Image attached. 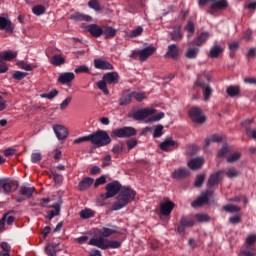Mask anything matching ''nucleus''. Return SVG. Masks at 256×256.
<instances>
[{
  "label": "nucleus",
  "mask_w": 256,
  "mask_h": 256,
  "mask_svg": "<svg viewBox=\"0 0 256 256\" xmlns=\"http://www.w3.org/2000/svg\"><path fill=\"white\" fill-rule=\"evenodd\" d=\"M114 233H117L115 228L104 227L99 230V235L101 236L91 238L89 245H92V247H98V249H102L103 251H107V249H119V247H121V242L105 239V237H111Z\"/></svg>",
  "instance_id": "1"
},
{
  "label": "nucleus",
  "mask_w": 256,
  "mask_h": 256,
  "mask_svg": "<svg viewBox=\"0 0 256 256\" xmlns=\"http://www.w3.org/2000/svg\"><path fill=\"white\" fill-rule=\"evenodd\" d=\"M134 119V121H145V123H155L161 121L165 117V113L160 112L155 114V109L153 108H142L128 115Z\"/></svg>",
  "instance_id": "2"
},
{
  "label": "nucleus",
  "mask_w": 256,
  "mask_h": 256,
  "mask_svg": "<svg viewBox=\"0 0 256 256\" xmlns=\"http://www.w3.org/2000/svg\"><path fill=\"white\" fill-rule=\"evenodd\" d=\"M135 195H137L135 190L126 186L122 187L117 196L118 201L113 204L111 211H121V209L127 207L131 201H135Z\"/></svg>",
  "instance_id": "3"
},
{
  "label": "nucleus",
  "mask_w": 256,
  "mask_h": 256,
  "mask_svg": "<svg viewBox=\"0 0 256 256\" xmlns=\"http://www.w3.org/2000/svg\"><path fill=\"white\" fill-rule=\"evenodd\" d=\"M117 83H119V73L108 72L103 75L102 80L97 82V87L105 95H109V89H107V85H117Z\"/></svg>",
  "instance_id": "4"
},
{
  "label": "nucleus",
  "mask_w": 256,
  "mask_h": 256,
  "mask_svg": "<svg viewBox=\"0 0 256 256\" xmlns=\"http://www.w3.org/2000/svg\"><path fill=\"white\" fill-rule=\"evenodd\" d=\"M90 143L95 147H105L111 143V137L107 134V131L99 130L93 134H90Z\"/></svg>",
  "instance_id": "5"
},
{
  "label": "nucleus",
  "mask_w": 256,
  "mask_h": 256,
  "mask_svg": "<svg viewBox=\"0 0 256 256\" xmlns=\"http://www.w3.org/2000/svg\"><path fill=\"white\" fill-rule=\"evenodd\" d=\"M205 79L207 81H211V74L204 73L203 76H201L200 78H198V80L195 81V85L196 87H200V89H202L204 101L207 102L209 101V99H211V96L213 95V88H211V86L205 83Z\"/></svg>",
  "instance_id": "6"
},
{
  "label": "nucleus",
  "mask_w": 256,
  "mask_h": 256,
  "mask_svg": "<svg viewBox=\"0 0 256 256\" xmlns=\"http://www.w3.org/2000/svg\"><path fill=\"white\" fill-rule=\"evenodd\" d=\"M134 135H137V130L133 127H122L112 130V137H118L119 139L133 137Z\"/></svg>",
  "instance_id": "7"
},
{
  "label": "nucleus",
  "mask_w": 256,
  "mask_h": 256,
  "mask_svg": "<svg viewBox=\"0 0 256 256\" xmlns=\"http://www.w3.org/2000/svg\"><path fill=\"white\" fill-rule=\"evenodd\" d=\"M123 187H121V184L117 181H113L111 183H108L106 185V194L102 195L103 199H111V197H115L117 193H121V190Z\"/></svg>",
  "instance_id": "8"
},
{
  "label": "nucleus",
  "mask_w": 256,
  "mask_h": 256,
  "mask_svg": "<svg viewBox=\"0 0 256 256\" xmlns=\"http://www.w3.org/2000/svg\"><path fill=\"white\" fill-rule=\"evenodd\" d=\"M155 51H157V48L153 46H147L143 49L134 51L133 54L138 55L139 61L143 62V61H147V59H149V57L153 55Z\"/></svg>",
  "instance_id": "9"
},
{
  "label": "nucleus",
  "mask_w": 256,
  "mask_h": 256,
  "mask_svg": "<svg viewBox=\"0 0 256 256\" xmlns=\"http://www.w3.org/2000/svg\"><path fill=\"white\" fill-rule=\"evenodd\" d=\"M213 197V191L206 190L201 193V195L194 201L193 206L194 207H202V205H206V203H209V199Z\"/></svg>",
  "instance_id": "10"
},
{
  "label": "nucleus",
  "mask_w": 256,
  "mask_h": 256,
  "mask_svg": "<svg viewBox=\"0 0 256 256\" xmlns=\"http://www.w3.org/2000/svg\"><path fill=\"white\" fill-rule=\"evenodd\" d=\"M193 122L198 125H205L207 123V116L203 114V110L200 107H193Z\"/></svg>",
  "instance_id": "11"
},
{
  "label": "nucleus",
  "mask_w": 256,
  "mask_h": 256,
  "mask_svg": "<svg viewBox=\"0 0 256 256\" xmlns=\"http://www.w3.org/2000/svg\"><path fill=\"white\" fill-rule=\"evenodd\" d=\"M174 209H175V204L173 203V201L168 200L160 204V213L164 217H169V215L173 213Z\"/></svg>",
  "instance_id": "12"
},
{
  "label": "nucleus",
  "mask_w": 256,
  "mask_h": 256,
  "mask_svg": "<svg viewBox=\"0 0 256 256\" xmlns=\"http://www.w3.org/2000/svg\"><path fill=\"white\" fill-rule=\"evenodd\" d=\"M229 7V2L227 0H215L213 4L210 5V15H213L215 11H223Z\"/></svg>",
  "instance_id": "13"
},
{
  "label": "nucleus",
  "mask_w": 256,
  "mask_h": 256,
  "mask_svg": "<svg viewBox=\"0 0 256 256\" xmlns=\"http://www.w3.org/2000/svg\"><path fill=\"white\" fill-rule=\"evenodd\" d=\"M180 55L181 50L179 49V46L176 44H170L164 57H166V59H179Z\"/></svg>",
  "instance_id": "14"
},
{
  "label": "nucleus",
  "mask_w": 256,
  "mask_h": 256,
  "mask_svg": "<svg viewBox=\"0 0 256 256\" xmlns=\"http://www.w3.org/2000/svg\"><path fill=\"white\" fill-rule=\"evenodd\" d=\"M53 131L59 141H64V139H67V135H69V131L63 125L55 124Z\"/></svg>",
  "instance_id": "15"
},
{
  "label": "nucleus",
  "mask_w": 256,
  "mask_h": 256,
  "mask_svg": "<svg viewBox=\"0 0 256 256\" xmlns=\"http://www.w3.org/2000/svg\"><path fill=\"white\" fill-rule=\"evenodd\" d=\"M191 175V171L187 168H177L172 172V179H187Z\"/></svg>",
  "instance_id": "16"
},
{
  "label": "nucleus",
  "mask_w": 256,
  "mask_h": 256,
  "mask_svg": "<svg viewBox=\"0 0 256 256\" xmlns=\"http://www.w3.org/2000/svg\"><path fill=\"white\" fill-rule=\"evenodd\" d=\"M94 67L96 69H102L103 71H113L114 69V67L112 66V64L109 63V61L101 59L94 60Z\"/></svg>",
  "instance_id": "17"
},
{
  "label": "nucleus",
  "mask_w": 256,
  "mask_h": 256,
  "mask_svg": "<svg viewBox=\"0 0 256 256\" xmlns=\"http://www.w3.org/2000/svg\"><path fill=\"white\" fill-rule=\"evenodd\" d=\"M159 147L162 151H173V149H176L177 143L171 138H166L160 143Z\"/></svg>",
  "instance_id": "18"
},
{
  "label": "nucleus",
  "mask_w": 256,
  "mask_h": 256,
  "mask_svg": "<svg viewBox=\"0 0 256 256\" xmlns=\"http://www.w3.org/2000/svg\"><path fill=\"white\" fill-rule=\"evenodd\" d=\"M86 29L92 37H101L103 35V28L97 24H89L86 26Z\"/></svg>",
  "instance_id": "19"
},
{
  "label": "nucleus",
  "mask_w": 256,
  "mask_h": 256,
  "mask_svg": "<svg viewBox=\"0 0 256 256\" xmlns=\"http://www.w3.org/2000/svg\"><path fill=\"white\" fill-rule=\"evenodd\" d=\"M75 79V74L73 72H65L60 74L58 77V82L62 85H67V83H71Z\"/></svg>",
  "instance_id": "20"
},
{
  "label": "nucleus",
  "mask_w": 256,
  "mask_h": 256,
  "mask_svg": "<svg viewBox=\"0 0 256 256\" xmlns=\"http://www.w3.org/2000/svg\"><path fill=\"white\" fill-rule=\"evenodd\" d=\"M0 31L13 32V26L11 25V20L0 16Z\"/></svg>",
  "instance_id": "21"
},
{
  "label": "nucleus",
  "mask_w": 256,
  "mask_h": 256,
  "mask_svg": "<svg viewBox=\"0 0 256 256\" xmlns=\"http://www.w3.org/2000/svg\"><path fill=\"white\" fill-rule=\"evenodd\" d=\"M93 181L91 177L83 178L78 184L79 191H87V189L93 185Z\"/></svg>",
  "instance_id": "22"
},
{
  "label": "nucleus",
  "mask_w": 256,
  "mask_h": 256,
  "mask_svg": "<svg viewBox=\"0 0 256 256\" xmlns=\"http://www.w3.org/2000/svg\"><path fill=\"white\" fill-rule=\"evenodd\" d=\"M229 97H239L241 95V87L239 85H231L226 88Z\"/></svg>",
  "instance_id": "23"
},
{
  "label": "nucleus",
  "mask_w": 256,
  "mask_h": 256,
  "mask_svg": "<svg viewBox=\"0 0 256 256\" xmlns=\"http://www.w3.org/2000/svg\"><path fill=\"white\" fill-rule=\"evenodd\" d=\"M222 173H224L226 175V177H228V179H235L237 177H239L240 172L237 168L235 167H229L226 170H222Z\"/></svg>",
  "instance_id": "24"
},
{
  "label": "nucleus",
  "mask_w": 256,
  "mask_h": 256,
  "mask_svg": "<svg viewBox=\"0 0 256 256\" xmlns=\"http://www.w3.org/2000/svg\"><path fill=\"white\" fill-rule=\"evenodd\" d=\"M221 53H223V48L219 45H214L210 48L208 57H210V59H217Z\"/></svg>",
  "instance_id": "25"
},
{
  "label": "nucleus",
  "mask_w": 256,
  "mask_h": 256,
  "mask_svg": "<svg viewBox=\"0 0 256 256\" xmlns=\"http://www.w3.org/2000/svg\"><path fill=\"white\" fill-rule=\"evenodd\" d=\"M102 35H105L106 39H112V37H115V35H117V29L111 26H104L102 28Z\"/></svg>",
  "instance_id": "26"
},
{
  "label": "nucleus",
  "mask_w": 256,
  "mask_h": 256,
  "mask_svg": "<svg viewBox=\"0 0 256 256\" xmlns=\"http://www.w3.org/2000/svg\"><path fill=\"white\" fill-rule=\"evenodd\" d=\"M17 57V52H13L11 50H7L0 53L1 61H13Z\"/></svg>",
  "instance_id": "27"
},
{
  "label": "nucleus",
  "mask_w": 256,
  "mask_h": 256,
  "mask_svg": "<svg viewBox=\"0 0 256 256\" xmlns=\"http://www.w3.org/2000/svg\"><path fill=\"white\" fill-rule=\"evenodd\" d=\"M70 19L73 21H92L93 18L89 15L81 14L79 12H76L70 16Z\"/></svg>",
  "instance_id": "28"
},
{
  "label": "nucleus",
  "mask_w": 256,
  "mask_h": 256,
  "mask_svg": "<svg viewBox=\"0 0 256 256\" xmlns=\"http://www.w3.org/2000/svg\"><path fill=\"white\" fill-rule=\"evenodd\" d=\"M50 63L54 65V67H59L65 64V58L61 55H54L50 58Z\"/></svg>",
  "instance_id": "29"
},
{
  "label": "nucleus",
  "mask_w": 256,
  "mask_h": 256,
  "mask_svg": "<svg viewBox=\"0 0 256 256\" xmlns=\"http://www.w3.org/2000/svg\"><path fill=\"white\" fill-rule=\"evenodd\" d=\"M222 173L223 170H220L216 174L211 175L208 180V187H215V185H219V175Z\"/></svg>",
  "instance_id": "30"
},
{
  "label": "nucleus",
  "mask_w": 256,
  "mask_h": 256,
  "mask_svg": "<svg viewBox=\"0 0 256 256\" xmlns=\"http://www.w3.org/2000/svg\"><path fill=\"white\" fill-rule=\"evenodd\" d=\"M52 208L54 210H51L48 213L47 219H49L51 221V219H53V217H57V215H59V213L61 212V203H55Z\"/></svg>",
  "instance_id": "31"
},
{
  "label": "nucleus",
  "mask_w": 256,
  "mask_h": 256,
  "mask_svg": "<svg viewBox=\"0 0 256 256\" xmlns=\"http://www.w3.org/2000/svg\"><path fill=\"white\" fill-rule=\"evenodd\" d=\"M20 193L30 199V197H33V193H35V187L21 186Z\"/></svg>",
  "instance_id": "32"
},
{
  "label": "nucleus",
  "mask_w": 256,
  "mask_h": 256,
  "mask_svg": "<svg viewBox=\"0 0 256 256\" xmlns=\"http://www.w3.org/2000/svg\"><path fill=\"white\" fill-rule=\"evenodd\" d=\"M205 164V158L203 156H199L193 159V170L197 171L203 167Z\"/></svg>",
  "instance_id": "33"
},
{
  "label": "nucleus",
  "mask_w": 256,
  "mask_h": 256,
  "mask_svg": "<svg viewBox=\"0 0 256 256\" xmlns=\"http://www.w3.org/2000/svg\"><path fill=\"white\" fill-rule=\"evenodd\" d=\"M209 39V32H202L195 41V45H197V47H201V45H203V43H205V41H207Z\"/></svg>",
  "instance_id": "34"
},
{
  "label": "nucleus",
  "mask_w": 256,
  "mask_h": 256,
  "mask_svg": "<svg viewBox=\"0 0 256 256\" xmlns=\"http://www.w3.org/2000/svg\"><path fill=\"white\" fill-rule=\"evenodd\" d=\"M0 187H2L3 192L6 195H9V193H11V182H9L7 179L0 180Z\"/></svg>",
  "instance_id": "35"
},
{
  "label": "nucleus",
  "mask_w": 256,
  "mask_h": 256,
  "mask_svg": "<svg viewBox=\"0 0 256 256\" xmlns=\"http://www.w3.org/2000/svg\"><path fill=\"white\" fill-rule=\"evenodd\" d=\"M172 41H181L183 39V34L181 33V27L176 28L171 32Z\"/></svg>",
  "instance_id": "36"
},
{
  "label": "nucleus",
  "mask_w": 256,
  "mask_h": 256,
  "mask_svg": "<svg viewBox=\"0 0 256 256\" xmlns=\"http://www.w3.org/2000/svg\"><path fill=\"white\" fill-rule=\"evenodd\" d=\"M81 219H91V217H95V211L91 209H84L80 211Z\"/></svg>",
  "instance_id": "37"
},
{
  "label": "nucleus",
  "mask_w": 256,
  "mask_h": 256,
  "mask_svg": "<svg viewBox=\"0 0 256 256\" xmlns=\"http://www.w3.org/2000/svg\"><path fill=\"white\" fill-rule=\"evenodd\" d=\"M224 211L226 213H239L241 211V208L239 206H235L233 204H228L223 206Z\"/></svg>",
  "instance_id": "38"
},
{
  "label": "nucleus",
  "mask_w": 256,
  "mask_h": 256,
  "mask_svg": "<svg viewBox=\"0 0 256 256\" xmlns=\"http://www.w3.org/2000/svg\"><path fill=\"white\" fill-rule=\"evenodd\" d=\"M242 154L241 152H234L232 155L226 158L227 163H237L239 159H241Z\"/></svg>",
  "instance_id": "39"
},
{
  "label": "nucleus",
  "mask_w": 256,
  "mask_h": 256,
  "mask_svg": "<svg viewBox=\"0 0 256 256\" xmlns=\"http://www.w3.org/2000/svg\"><path fill=\"white\" fill-rule=\"evenodd\" d=\"M57 247H58V244H57V245L48 244V245L45 247V252H46V254H48L49 256H55V255H57V250H55Z\"/></svg>",
  "instance_id": "40"
},
{
  "label": "nucleus",
  "mask_w": 256,
  "mask_h": 256,
  "mask_svg": "<svg viewBox=\"0 0 256 256\" xmlns=\"http://www.w3.org/2000/svg\"><path fill=\"white\" fill-rule=\"evenodd\" d=\"M211 220V217L207 214H195V221L198 223H207Z\"/></svg>",
  "instance_id": "41"
},
{
  "label": "nucleus",
  "mask_w": 256,
  "mask_h": 256,
  "mask_svg": "<svg viewBox=\"0 0 256 256\" xmlns=\"http://www.w3.org/2000/svg\"><path fill=\"white\" fill-rule=\"evenodd\" d=\"M143 33V28L141 26H138L134 30L130 31L128 34V37L131 39H135V37H139Z\"/></svg>",
  "instance_id": "42"
},
{
  "label": "nucleus",
  "mask_w": 256,
  "mask_h": 256,
  "mask_svg": "<svg viewBox=\"0 0 256 256\" xmlns=\"http://www.w3.org/2000/svg\"><path fill=\"white\" fill-rule=\"evenodd\" d=\"M124 149H125V146L123 145V143L119 142L113 146L112 153H115V155H121Z\"/></svg>",
  "instance_id": "43"
},
{
  "label": "nucleus",
  "mask_w": 256,
  "mask_h": 256,
  "mask_svg": "<svg viewBox=\"0 0 256 256\" xmlns=\"http://www.w3.org/2000/svg\"><path fill=\"white\" fill-rule=\"evenodd\" d=\"M180 224L185 225L186 227H192L193 219L189 216H182L180 219Z\"/></svg>",
  "instance_id": "44"
},
{
  "label": "nucleus",
  "mask_w": 256,
  "mask_h": 256,
  "mask_svg": "<svg viewBox=\"0 0 256 256\" xmlns=\"http://www.w3.org/2000/svg\"><path fill=\"white\" fill-rule=\"evenodd\" d=\"M32 13L34 15H37V16L44 15V13H45V6H43V5L34 6L32 8Z\"/></svg>",
  "instance_id": "45"
},
{
  "label": "nucleus",
  "mask_w": 256,
  "mask_h": 256,
  "mask_svg": "<svg viewBox=\"0 0 256 256\" xmlns=\"http://www.w3.org/2000/svg\"><path fill=\"white\" fill-rule=\"evenodd\" d=\"M223 141V136L214 134L211 136L209 140H206V144L209 145V143H221Z\"/></svg>",
  "instance_id": "46"
},
{
  "label": "nucleus",
  "mask_w": 256,
  "mask_h": 256,
  "mask_svg": "<svg viewBox=\"0 0 256 256\" xmlns=\"http://www.w3.org/2000/svg\"><path fill=\"white\" fill-rule=\"evenodd\" d=\"M205 183V174H199L196 176L194 187H201Z\"/></svg>",
  "instance_id": "47"
},
{
  "label": "nucleus",
  "mask_w": 256,
  "mask_h": 256,
  "mask_svg": "<svg viewBox=\"0 0 256 256\" xmlns=\"http://www.w3.org/2000/svg\"><path fill=\"white\" fill-rule=\"evenodd\" d=\"M129 103H131V95L129 94L123 95L119 100V105H121L122 107L125 105H129Z\"/></svg>",
  "instance_id": "48"
},
{
  "label": "nucleus",
  "mask_w": 256,
  "mask_h": 256,
  "mask_svg": "<svg viewBox=\"0 0 256 256\" xmlns=\"http://www.w3.org/2000/svg\"><path fill=\"white\" fill-rule=\"evenodd\" d=\"M88 141H91V135H87V136H82L79 138L74 139L73 143H75L76 145H79L81 143H87Z\"/></svg>",
  "instance_id": "49"
},
{
  "label": "nucleus",
  "mask_w": 256,
  "mask_h": 256,
  "mask_svg": "<svg viewBox=\"0 0 256 256\" xmlns=\"http://www.w3.org/2000/svg\"><path fill=\"white\" fill-rule=\"evenodd\" d=\"M163 135V125H157L153 132V137L155 139L161 137Z\"/></svg>",
  "instance_id": "50"
},
{
  "label": "nucleus",
  "mask_w": 256,
  "mask_h": 256,
  "mask_svg": "<svg viewBox=\"0 0 256 256\" xmlns=\"http://www.w3.org/2000/svg\"><path fill=\"white\" fill-rule=\"evenodd\" d=\"M57 95H59V91L52 90L51 92H49L47 94H41V97L44 99H55V97H57Z\"/></svg>",
  "instance_id": "51"
},
{
  "label": "nucleus",
  "mask_w": 256,
  "mask_h": 256,
  "mask_svg": "<svg viewBox=\"0 0 256 256\" xmlns=\"http://www.w3.org/2000/svg\"><path fill=\"white\" fill-rule=\"evenodd\" d=\"M27 77V73L21 72V71H16L13 74V79H16V81H21Z\"/></svg>",
  "instance_id": "52"
},
{
  "label": "nucleus",
  "mask_w": 256,
  "mask_h": 256,
  "mask_svg": "<svg viewBox=\"0 0 256 256\" xmlns=\"http://www.w3.org/2000/svg\"><path fill=\"white\" fill-rule=\"evenodd\" d=\"M74 73H89V66L80 65L74 69Z\"/></svg>",
  "instance_id": "53"
},
{
  "label": "nucleus",
  "mask_w": 256,
  "mask_h": 256,
  "mask_svg": "<svg viewBox=\"0 0 256 256\" xmlns=\"http://www.w3.org/2000/svg\"><path fill=\"white\" fill-rule=\"evenodd\" d=\"M72 100L73 98L71 96H68L65 100H63L62 103L60 104L61 111H64L66 107H69Z\"/></svg>",
  "instance_id": "54"
},
{
  "label": "nucleus",
  "mask_w": 256,
  "mask_h": 256,
  "mask_svg": "<svg viewBox=\"0 0 256 256\" xmlns=\"http://www.w3.org/2000/svg\"><path fill=\"white\" fill-rule=\"evenodd\" d=\"M230 151L231 150L227 147V145H224L218 152V157H227V154H229Z\"/></svg>",
  "instance_id": "55"
},
{
  "label": "nucleus",
  "mask_w": 256,
  "mask_h": 256,
  "mask_svg": "<svg viewBox=\"0 0 256 256\" xmlns=\"http://www.w3.org/2000/svg\"><path fill=\"white\" fill-rule=\"evenodd\" d=\"M43 159V156L39 152H33L31 155V161L32 163H39Z\"/></svg>",
  "instance_id": "56"
},
{
  "label": "nucleus",
  "mask_w": 256,
  "mask_h": 256,
  "mask_svg": "<svg viewBox=\"0 0 256 256\" xmlns=\"http://www.w3.org/2000/svg\"><path fill=\"white\" fill-rule=\"evenodd\" d=\"M106 181L107 179L105 178V175H102L95 180L94 187L97 188L99 185H105Z\"/></svg>",
  "instance_id": "57"
},
{
  "label": "nucleus",
  "mask_w": 256,
  "mask_h": 256,
  "mask_svg": "<svg viewBox=\"0 0 256 256\" xmlns=\"http://www.w3.org/2000/svg\"><path fill=\"white\" fill-rule=\"evenodd\" d=\"M19 68L23 69L24 71H31L33 69V66L31 64H27L25 61H21L18 63Z\"/></svg>",
  "instance_id": "58"
},
{
  "label": "nucleus",
  "mask_w": 256,
  "mask_h": 256,
  "mask_svg": "<svg viewBox=\"0 0 256 256\" xmlns=\"http://www.w3.org/2000/svg\"><path fill=\"white\" fill-rule=\"evenodd\" d=\"M241 256H255L256 255V249L252 248L251 251L249 250H241L240 251Z\"/></svg>",
  "instance_id": "59"
},
{
  "label": "nucleus",
  "mask_w": 256,
  "mask_h": 256,
  "mask_svg": "<svg viewBox=\"0 0 256 256\" xmlns=\"http://www.w3.org/2000/svg\"><path fill=\"white\" fill-rule=\"evenodd\" d=\"M241 221V215L237 214L229 218V223L232 225H237Z\"/></svg>",
  "instance_id": "60"
},
{
  "label": "nucleus",
  "mask_w": 256,
  "mask_h": 256,
  "mask_svg": "<svg viewBox=\"0 0 256 256\" xmlns=\"http://www.w3.org/2000/svg\"><path fill=\"white\" fill-rule=\"evenodd\" d=\"M88 5L91 9H94L95 11H99L100 9L99 2L97 0H90Z\"/></svg>",
  "instance_id": "61"
},
{
  "label": "nucleus",
  "mask_w": 256,
  "mask_h": 256,
  "mask_svg": "<svg viewBox=\"0 0 256 256\" xmlns=\"http://www.w3.org/2000/svg\"><path fill=\"white\" fill-rule=\"evenodd\" d=\"M256 242V234H251L246 238V245H254Z\"/></svg>",
  "instance_id": "62"
},
{
  "label": "nucleus",
  "mask_w": 256,
  "mask_h": 256,
  "mask_svg": "<svg viewBox=\"0 0 256 256\" xmlns=\"http://www.w3.org/2000/svg\"><path fill=\"white\" fill-rule=\"evenodd\" d=\"M111 165V155L107 154L102 162V167H109Z\"/></svg>",
  "instance_id": "63"
},
{
  "label": "nucleus",
  "mask_w": 256,
  "mask_h": 256,
  "mask_svg": "<svg viewBox=\"0 0 256 256\" xmlns=\"http://www.w3.org/2000/svg\"><path fill=\"white\" fill-rule=\"evenodd\" d=\"M246 135L252 137V139H256V129L246 128Z\"/></svg>",
  "instance_id": "64"
}]
</instances>
